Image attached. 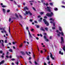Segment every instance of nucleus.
Returning <instances> with one entry per match:
<instances>
[{
    "mask_svg": "<svg viewBox=\"0 0 65 65\" xmlns=\"http://www.w3.org/2000/svg\"><path fill=\"white\" fill-rule=\"evenodd\" d=\"M46 15L48 17H51L52 15H54V14L52 12H51V14L47 13L46 14Z\"/></svg>",
    "mask_w": 65,
    "mask_h": 65,
    "instance_id": "nucleus-1",
    "label": "nucleus"
},
{
    "mask_svg": "<svg viewBox=\"0 0 65 65\" xmlns=\"http://www.w3.org/2000/svg\"><path fill=\"white\" fill-rule=\"evenodd\" d=\"M25 13L26 14H28L29 13L30 15H32V14L30 12V11H28V12L27 11H26Z\"/></svg>",
    "mask_w": 65,
    "mask_h": 65,
    "instance_id": "nucleus-2",
    "label": "nucleus"
},
{
    "mask_svg": "<svg viewBox=\"0 0 65 65\" xmlns=\"http://www.w3.org/2000/svg\"><path fill=\"white\" fill-rule=\"evenodd\" d=\"M43 21H44L45 24H46L47 25V26H48V25H49V24H48V22H47V21H46V20H45V19H43Z\"/></svg>",
    "mask_w": 65,
    "mask_h": 65,
    "instance_id": "nucleus-3",
    "label": "nucleus"
},
{
    "mask_svg": "<svg viewBox=\"0 0 65 65\" xmlns=\"http://www.w3.org/2000/svg\"><path fill=\"white\" fill-rule=\"evenodd\" d=\"M50 54L51 58H52V59H53V60H54V57H53V55L52 54V53H50Z\"/></svg>",
    "mask_w": 65,
    "mask_h": 65,
    "instance_id": "nucleus-4",
    "label": "nucleus"
},
{
    "mask_svg": "<svg viewBox=\"0 0 65 65\" xmlns=\"http://www.w3.org/2000/svg\"><path fill=\"white\" fill-rule=\"evenodd\" d=\"M61 44H62L64 42V39H63V38L62 37H61Z\"/></svg>",
    "mask_w": 65,
    "mask_h": 65,
    "instance_id": "nucleus-5",
    "label": "nucleus"
},
{
    "mask_svg": "<svg viewBox=\"0 0 65 65\" xmlns=\"http://www.w3.org/2000/svg\"><path fill=\"white\" fill-rule=\"evenodd\" d=\"M47 11H49V12H50L51 11V10H50V9H51V8L50 7H47Z\"/></svg>",
    "mask_w": 65,
    "mask_h": 65,
    "instance_id": "nucleus-6",
    "label": "nucleus"
},
{
    "mask_svg": "<svg viewBox=\"0 0 65 65\" xmlns=\"http://www.w3.org/2000/svg\"><path fill=\"white\" fill-rule=\"evenodd\" d=\"M28 34L29 35V38H33V37H32V36L31 35V34H30V32H28Z\"/></svg>",
    "mask_w": 65,
    "mask_h": 65,
    "instance_id": "nucleus-7",
    "label": "nucleus"
},
{
    "mask_svg": "<svg viewBox=\"0 0 65 65\" xmlns=\"http://www.w3.org/2000/svg\"><path fill=\"white\" fill-rule=\"evenodd\" d=\"M40 30H41V31H44V32L45 31V30H44V29H43V27H42L40 29Z\"/></svg>",
    "mask_w": 65,
    "mask_h": 65,
    "instance_id": "nucleus-8",
    "label": "nucleus"
},
{
    "mask_svg": "<svg viewBox=\"0 0 65 65\" xmlns=\"http://www.w3.org/2000/svg\"><path fill=\"white\" fill-rule=\"evenodd\" d=\"M26 9L28 10V9H28V8L27 7H25L24 8V10L25 11H26Z\"/></svg>",
    "mask_w": 65,
    "mask_h": 65,
    "instance_id": "nucleus-9",
    "label": "nucleus"
},
{
    "mask_svg": "<svg viewBox=\"0 0 65 65\" xmlns=\"http://www.w3.org/2000/svg\"><path fill=\"white\" fill-rule=\"evenodd\" d=\"M21 53L22 54V55H25V53L24 52H23L21 51Z\"/></svg>",
    "mask_w": 65,
    "mask_h": 65,
    "instance_id": "nucleus-10",
    "label": "nucleus"
},
{
    "mask_svg": "<svg viewBox=\"0 0 65 65\" xmlns=\"http://www.w3.org/2000/svg\"><path fill=\"white\" fill-rule=\"evenodd\" d=\"M4 61L3 60L1 62H0V65H1L2 64L4 63Z\"/></svg>",
    "mask_w": 65,
    "mask_h": 65,
    "instance_id": "nucleus-11",
    "label": "nucleus"
},
{
    "mask_svg": "<svg viewBox=\"0 0 65 65\" xmlns=\"http://www.w3.org/2000/svg\"><path fill=\"white\" fill-rule=\"evenodd\" d=\"M26 30H27L28 32V33L30 32L29 31V27H26Z\"/></svg>",
    "mask_w": 65,
    "mask_h": 65,
    "instance_id": "nucleus-12",
    "label": "nucleus"
},
{
    "mask_svg": "<svg viewBox=\"0 0 65 65\" xmlns=\"http://www.w3.org/2000/svg\"><path fill=\"white\" fill-rule=\"evenodd\" d=\"M53 19V18H50L49 20H50V21H52H52H55V19Z\"/></svg>",
    "mask_w": 65,
    "mask_h": 65,
    "instance_id": "nucleus-13",
    "label": "nucleus"
},
{
    "mask_svg": "<svg viewBox=\"0 0 65 65\" xmlns=\"http://www.w3.org/2000/svg\"><path fill=\"white\" fill-rule=\"evenodd\" d=\"M59 54H61V55H63V53H61V51H59Z\"/></svg>",
    "mask_w": 65,
    "mask_h": 65,
    "instance_id": "nucleus-14",
    "label": "nucleus"
},
{
    "mask_svg": "<svg viewBox=\"0 0 65 65\" xmlns=\"http://www.w3.org/2000/svg\"><path fill=\"white\" fill-rule=\"evenodd\" d=\"M3 13H5V9H3Z\"/></svg>",
    "mask_w": 65,
    "mask_h": 65,
    "instance_id": "nucleus-15",
    "label": "nucleus"
},
{
    "mask_svg": "<svg viewBox=\"0 0 65 65\" xmlns=\"http://www.w3.org/2000/svg\"><path fill=\"white\" fill-rule=\"evenodd\" d=\"M49 57V56H48L46 58V59L48 60H50Z\"/></svg>",
    "mask_w": 65,
    "mask_h": 65,
    "instance_id": "nucleus-16",
    "label": "nucleus"
},
{
    "mask_svg": "<svg viewBox=\"0 0 65 65\" xmlns=\"http://www.w3.org/2000/svg\"><path fill=\"white\" fill-rule=\"evenodd\" d=\"M40 13V14H41V15H42V14H43L44 13V12H41Z\"/></svg>",
    "mask_w": 65,
    "mask_h": 65,
    "instance_id": "nucleus-17",
    "label": "nucleus"
},
{
    "mask_svg": "<svg viewBox=\"0 0 65 65\" xmlns=\"http://www.w3.org/2000/svg\"><path fill=\"white\" fill-rule=\"evenodd\" d=\"M12 43L13 44H16L17 43V42H12Z\"/></svg>",
    "mask_w": 65,
    "mask_h": 65,
    "instance_id": "nucleus-18",
    "label": "nucleus"
},
{
    "mask_svg": "<svg viewBox=\"0 0 65 65\" xmlns=\"http://www.w3.org/2000/svg\"><path fill=\"white\" fill-rule=\"evenodd\" d=\"M15 15L16 17H17V18H19V16H18V14H17V13H15Z\"/></svg>",
    "mask_w": 65,
    "mask_h": 65,
    "instance_id": "nucleus-19",
    "label": "nucleus"
},
{
    "mask_svg": "<svg viewBox=\"0 0 65 65\" xmlns=\"http://www.w3.org/2000/svg\"><path fill=\"white\" fill-rule=\"evenodd\" d=\"M45 41H46L48 42L49 41V40H48V39H46L45 40Z\"/></svg>",
    "mask_w": 65,
    "mask_h": 65,
    "instance_id": "nucleus-20",
    "label": "nucleus"
},
{
    "mask_svg": "<svg viewBox=\"0 0 65 65\" xmlns=\"http://www.w3.org/2000/svg\"><path fill=\"white\" fill-rule=\"evenodd\" d=\"M10 27H9V32L10 33V34H11V33H10Z\"/></svg>",
    "mask_w": 65,
    "mask_h": 65,
    "instance_id": "nucleus-21",
    "label": "nucleus"
},
{
    "mask_svg": "<svg viewBox=\"0 0 65 65\" xmlns=\"http://www.w3.org/2000/svg\"><path fill=\"white\" fill-rule=\"evenodd\" d=\"M36 27L37 28H39V25H37Z\"/></svg>",
    "mask_w": 65,
    "mask_h": 65,
    "instance_id": "nucleus-22",
    "label": "nucleus"
},
{
    "mask_svg": "<svg viewBox=\"0 0 65 65\" xmlns=\"http://www.w3.org/2000/svg\"><path fill=\"white\" fill-rule=\"evenodd\" d=\"M15 63L17 64V65H19V62H15Z\"/></svg>",
    "mask_w": 65,
    "mask_h": 65,
    "instance_id": "nucleus-23",
    "label": "nucleus"
},
{
    "mask_svg": "<svg viewBox=\"0 0 65 65\" xmlns=\"http://www.w3.org/2000/svg\"><path fill=\"white\" fill-rule=\"evenodd\" d=\"M45 29L46 30V31H48V28L46 27L45 28Z\"/></svg>",
    "mask_w": 65,
    "mask_h": 65,
    "instance_id": "nucleus-24",
    "label": "nucleus"
},
{
    "mask_svg": "<svg viewBox=\"0 0 65 65\" xmlns=\"http://www.w3.org/2000/svg\"><path fill=\"white\" fill-rule=\"evenodd\" d=\"M59 30H60V31H62V28H61L60 27H59Z\"/></svg>",
    "mask_w": 65,
    "mask_h": 65,
    "instance_id": "nucleus-25",
    "label": "nucleus"
},
{
    "mask_svg": "<svg viewBox=\"0 0 65 65\" xmlns=\"http://www.w3.org/2000/svg\"><path fill=\"white\" fill-rule=\"evenodd\" d=\"M54 10H55V11H56L57 10H58V9L57 8H54Z\"/></svg>",
    "mask_w": 65,
    "mask_h": 65,
    "instance_id": "nucleus-26",
    "label": "nucleus"
},
{
    "mask_svg": "<svg viewBox=\"0 0 65 65\" xmlns=\"http://www.w3.org/2000/svg\"><path fill=\"white\" fill-rule=\"evenodd\" d=\"M9 51L10 52H12V50L11 49H10L9 50Z\"/></svg>",
    "mask_w": 65,
    "mask_h": 65,
    "instance_id": "nucleus-27",
    "label": "nucleus"
},
{
    "mask_svg": "<svg viewBox=\"0 0 65 65\" xmlns=\"http://www.w3.org/2000/svg\"><path fill=\"white\" fill-rule=\"evenodd\" d=\"M50 4L51 6H53V3H50Z\"/></svg>",
    "mask_w": 65,
    "mask_h": 65,
    "instance_id": "nucleus-28",
    "label": "nucleus"
},
{
    "mask_svg": "<svg viewBox=\"0 0 65 65\" xmlns=\"http://www.w3.org/2000/svg\"><path fill=\"white\" fill-rule=\"evenodd\" d=\"M26 54L27 55H28V56H29L30 55H29V54H28V52H25Z\"/></svg>",
    "mask_w": 65,
    "mask_h": 65,
    "instance_id": "nucleus-29",
    "label": "nucleus"
},
{
    "mask_svg": "<svg viewBox=\"0 0 65 65\" xmlns=\"http://www.w3.org/2000/svg\"><path fill=\"white\" fill-rule=\"evenodd\" d=\"M0 53L1 54H2L3 53V51L2 50L0 51Z\"/></svg>",
    "mask_w": 65,
    "mask_h": 65,
    "instance_id": "nucleus-30",
    "label": "nucleus"
},
{
    "mask_svg": "<svg viewBox=\"0 0 65 65\" xmlns=\"http://www.w3.org/2000/svg\"><path fill=\"white\" fill-rule=\"evenodd\" d=\"M61 34L62 35V36H64V34L63 33V32H61Z\"/></svg>",
    "mask_w": 65,
    "mask_h": 65,
    "instance_id": "nucleus-31",
    "label": "nucleus"
},
{
    "mask_svg": "<svg viewBox=\"0 0 65 65\" xmlns=\"http://www.w3.org/2000/svg\"><path fill=\"white\" fill-rule=\"evenodd\" d=\"M11 60L12 61H14V60H15V59L14 58H12Z\"/></svg>",
    "mask_w": 65,
    "mask_h": 65,
    "instance_id": "nucleus-32",
    "label": "nucleus"
},
{
    "mask_svg": "<svg viewBox=\"0 0 65 65\" xmlns=\"http://www.w3.org/2000/svg\"><path fill=\"white\" fill-rule=\"evenodd\" d=\"M44 38L45 39H46V37L44 36Z\"/></svg>",
    "mask_w": 65,
    "mask_h": 65,
    "instance_id": "nucleus-33",
    "label": "nucleus"
},
{
    "mask_svg": "<svg viewBox=\"0 0 65 65\" xmlns=\"http://www.w3.org/2000/svg\"><path fill=\"white\" fill-rule=\"evenodd\" d=\"M32 8L33 9H34V10H35V11L36 10L35 9V8L34 7H32Z\"/></svg>",
    "mask_w": 65,
    "mask_h": 65,
    "instance_id": "nucleus-34",
    "label": "nucleus"
},
{
    "mask_svg": "<svg viewBox=\"0 0 65 65\" xmlns=\"http://www.w3.org/2000/svg\"><path fill=\"white\" fill-rule=\"evenodd\" d=\"M23 46V45L22 44H20V47H22Z\"/></svg>",
    "mask_w": 65,
    "mask_h": 65,
    "instance_id": "nucleus-35",
    "label": "nucleus"
},
{
    "mask_svg": "<svg viewBox=\"0 0 65 65\" xmlns=\"http://www.w3.org/2000/svg\"><path fill=\"white\" fill-rule=\"evenodd\" d=\"M44 18L45 19H47V17H46V16H44Z\"/></svg>",
    "mask_w": 65,
    "mask_h": 65,
    "instance_id": "nucleus-36",
    "label": "nucleus"
},
{
    "mask_svg": "<svg viewBox=\"0 0 65 65\" xmlns=\"http://www.w3.org/2000/svg\"><path fill=\"white\" fill-rule=\"evenodd\" d=\"M57 36H58L60 37V34H57Z\"/></svg>",
    "mask_w": 65,
    "mask_h": 65,
    "instance_id": "nucleus-37",
    "label": "nucleus"
},
{
    "mask_svg": "<svg viewBox=\"0 0 65 65\" xmlns=\"http://www.w3.org/2000/svg\"><path fill=\"white\" fill-rule=\"evenodd\" d=\"M31 59H32V58L31 57H30L29 58V60H30Z\"/></svg>",
    "mask_w": 65,
    "mask_h": 65,
    "instance_id": "nucleus-38",
    "label": "nucleus"
},
{
    "mask_svg": "<svg viewBox=\"0 0 65 65\" xmlns=\"http://www.w3.org/2000/svg\"><path fill=\"white\" fill-rule=\"evenodd\" d=\"M5 42L6 43H7V41L6 40H5Z\"/></svg>",
    "mask_w": 65,
    "mask_h": 65,
    "instance_id": "nucleus-39",
    "label": "nucleus"
},
{
    "mask_svg": "<svg viewBox=\"0 0 65 65\" xmlns=\"http://www.w3.org/2000/svg\"><path fill=\"white\" fill-rule=\"evenodd\" d=\"M2 7H6V6H4V5H3L2 6Z\"/></svg>",
    "mask_w": 65,
    "mask_h": 65,
    "instance_id": "nucleus-40",
    "label": "nucleus"
},
{
    "mask_svg": "<svg viewBox=\"0 0 65 65\" xmlns=\"http://www.w3.org/2000/svg\"><path fill=\"white\" fill-rule=\"evenodd\" d=\"M11 18H10L9 19V22H10L11 21Z\"/></svg>",
    "mask_w": 65,
    "mask_h": 65,
    "instance_id": "nucleus-41",
    "label": "nucleus"
},
{
    "mask_svg": "<svg viewBox=\"0 0 65 65\" xmlns=\"http://www.w3.org/2000/svg\"><path fill=\"white\" fill-rule=\"evenodd\" d=\"M6 57L7 58H9V56L8 55H7L6 56Z\"/></svg>",
    "mask_w": 65,
    "mask_h": 65,
    "instance_id": "nucleus-42",
    "label": "nucleus"
},
{
    "mask_svg": "<svg viewBox=\"0 0 65 65\" xmlns=\"http://www.w3.org/2000/svg\"><path fill=\"white\" fill-rule=\"evenodd\" d=\"M9 54V52H7V55H8Z\"/></svg>",
    "mask_w": 65,
    "mask_h": 65,
    "instance_id": "nucleus-43",
    "label": "nucleus"
},
{
    "mask_svg": "<svg viewBox=\"0 0 65 65\" xmlns=\"http://www.w3.org/2000/svg\"><path fill=\"white\" fill-rule=\"evenodd\" d=\"M43 35H46V33H45L43 34Z\"/></svg>",
    "mask_w": 65,
    "mask_h": 65,
    "instance_id": "nucleus-44",
    "label": "nucleus"
},
{
    "mask_svg": "<svg viewBox=\"0 0 65 65\" xmlns=\"http://www.w3.org/2000/svg\"><path fill=\"white\" fill-rule=\"evenodd\" d=\"M53 25L54 26H55V23H53Z\"/></svg>",
    "mask_w": 65,
    "mask_h": 65,
    "instance_id": "nucleus-45",
    "label": "nucleus"
},
{
    "mask_svg": "<svg viewBox=\"0 0 65 65\" xmlns=\"http://www.w3.org/2000/svg\"><path fill=\"white\" fill-rule=\"evenodd\" d=\"M10 11V10H7V12H9Z\"/></svg>",
    "mask_w": 65,
    "mask_h": 65,
    "instance_id": "nucleus-46",
    "label": "nucleus"
},
{
    "mask_svg": "<svg viewBox=\"0 0 65 65\" xmlns=\"http://www.w3.org/2000/svg\"><path fill=\"white\" fill-rule=\"evenodd\" d=\"M35 23H36L37 24V21H35Z\"/></svg>",
    "mask_w": 65,
    "mask_h": 65,
    "instance_id": "nucleus-47",
    "label": "nucleus"
},
{
    "mask_svg": "<svg viewBox=\"0 0 65 65\" xmlns=\"http://www.w3.org/2000/svg\"><path fill=\"white\" fill-rule=\"evenodd\" d=\"M33 21V20L32 19H30V22H32Z\"/></svg>",
    "mask_w": 65,
    "mask_h": 65,
    "instance_id": "nucleus-48",
    "label": "nucleus"
},
{
    "mask_svg": "<svg viewBox=\"0 0 65 65\" xmlns=\"http://www.w3.org/2000/svg\"><path fill=\"white\" fill-rule=\"evenodd\" d=\"M2 46H4V44H3V43L2 42Z\"/></svg>",
    "mask_w": 65,
    "mask_h": 65,
    "instance_id": "nucleus-49",
    "label": "nucleus"
},
{
    "mask_svg": "<svg viewBox=\"0 0 65 65\" xmlns=\"http://www.w3.org/2000/svg\"><path fill=\"white\" fill-rule=\"evenodd\" d=\"M41 16L39 15L38 16V18H41Z\"/></svg>",
    "mask_w": 65,
    "mask_h": 65,
    "instance_id": "nucleus-50",
    "label": "nucleus"
},
{
    "mask_svg": "<svg viewBox=\"0 0 65 65\" xmlns=\"http://www.w3.org/2000/svg\"><path fill=\"white\" fill-rule=\"evenodd\" d=\"M2 30H3L4 31L5 30V29H4L3 28H2Z\"/></svg>",
    "mask_w": 65,
    "mask_h": 65,
    "instance_id": "nucleus-51",
    "label": "nucleus"
},
{
    "mask_svg": "<svg viewBox=\"0 0 65 65\" xmlns=\"http://www.w3.org/2000/svg\"><path fill=\"white\" fill-rule=\"evenodd\" d=\"M35 63L36 65H37V63L36 61H35Z\"/></svg>",
    "mask_w": 65,
    "mask_h": 65,
    "instance_id": "nucleus-52",
    "label": "nucleus"
},
{
    "mask_svg": "<svg viewBox=\"0 0 65 65\" xmlns=\"http://www.w3.org/2000/svg\"><path fill=\"white\" fill-rule=\"evenodd\" d=\"M36 39H37V40H38L39 39V38H38L37 37H36Z\"/></svg>",
    "mask_w": 65,
    "mask_h": 65,
    "instance_id": "nucleus-53",
    "label": "nucleus"
},
{
    "mask_svg": "<svg viewBox=\"0 0 65 65\" xmlns=\"http://www.w3.org/2000/svg\"><path fill=\"white\" fill-rule=\"evenodd\" d=\"M14 4H17V3H16V2H15V1H14Z\"/></svg>",
    "mask_w": 65,
    "mask_h": 65,
    "instance_id": "nucleus-54",
    "label": "nucleus"
},
{
    "mask_svg": "<svg viewBox=\"0 0 65 65\" xmlns=\"http://www.w3.org/2000/svg\"><path fill=\"white\" fill-rule=\"evenodd\" d=\"M44 65H46V63L45 62L44 63Z\"/></svg>",
    "mask_w": 65,
    "mask_h": 65,
    "instance_id": "nucleus-55",
    "label": "nucleus"
},
{
    "mask_svg": "<svg viewBox=\"0 0 65 65\" xmlns=\"http://www.w3.org/2000/svg\"><path fill=\"white\" fill-rule=\"evenodd\" d=\"M62 7H63V8H65V6H62Z\"/></svg>",
    "mask_w": 65,
    "mask_h": 65,
    "instance_id": "nucleus-56",
    "label": "nucleus"
},
{
    "mask_svg": "<svg viewBox=\"0 0 65 65\" xmlns=\"http://www.w3.org/2000/svg\"><path fill=\"white\" fill-rule=\"evenodd\" d=\"M53 29H55V27H52Z\"/></svg>",
    "mask_w": 65,
    "mask_h": 65,
    "instance_id": "nucleus-57",
    "label": "nucleus"
},
{
    "mask_svg": "<svg viewBox=\"0 0 65 65\" xmlns=\"http://www.w3.org/2000/svg\"><path fill=\"white\" fill-rule=\"evenodd\" d=\"M4 31L5 33H7V32H6V31L5 30Z\"/></svg>",
    "mask_w": 65,
    "mask_h": 65,
    "instance_id": "nucleus-58",
    "label": "nucleus"
},
{
    "mask_svg": "<svg viewBox=\"0 0 65 65\" xmlns=\"http://www.w3.org/2000/svg\"><path fill=\"white\" fill-rule=\"evenodd\" d=\"M23 5H25V4H26V3H24L23 4Z\"/></svg>",
    "mask_w": 65,
    "mask_h": 65,
    "instance_id": "nucleus-59",
    "label": "nucleus"
},
{
    "mask_svg": "<svg viewBox=\"0 0 65 65\" xmlns=\"http://www.w3.org/2000/svg\"><path fill=\"white\" fill-rule=\"evenodd\" d=\"M1 57L2 58H4V56H3V55H2L1 56Z\"/></svg>",
    "mask_w": 65,
    "mask_h": 65,
    "instance_id": "nucleus-60",
    "label": "nucleus"
},
{
    "mask_svg": "<svg viewBox=\"0 0 65 65\" xmlns=\"http://www.w3.org/2000/svg\"><path fill=\"white\" fill-rule=\"evenodd\" d=\"M39 22H41V20H39Z\"/></svg>",
    "mask_w": 65,
    "mask_h": 65,
    "instance_id": "nucleus-61",
    "label": "nucleus"
},
{
    "mask_svg": "<svg viewBox=\"0 0 65 65\" xmlns=\"http://www.w3.org/2000/svg\"><path fill=\"white\" fill-rule=\"evenodd\" d=\"M19 17H20V18H22V16H21V15H19Z\"/></svg>",
    "mask_w": 65,
    "mask_h": 65,
    "instance_id": "nucleus-62",
    "label": "nucleus"
},
{
    "mask_svg": "<svg viewBox=\"0 0 65 65\" xmlns=\"http://www.w3.org/2000/svg\"><path fill=\"white\" fill-rule=\"evenodd\" d=\"M62 4H65V3H64V2H62Z\"/></svg>",
    "mask_w": 65,
    "mask_h": 65,
    "instance_id": "nucleus-63",
    "label": "nucleus"
},
{
    "mask_svg": "<svg viewBox=\"0 0 65 65\" xmlns=\"http://www.w3.org/2000/svg\"><path fill=\"white\" fill-rule=\"evenodd\" d=\"M12 65H14V63L13 62L12 63Z\"/></svg>",
    "mask_w": 65,
    "mask_h": 65,
    "instance_id": "nucleus-64",
    "label": "nucleus"
}]
</instances>
